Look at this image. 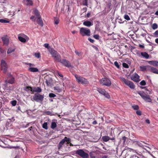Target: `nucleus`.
I'll return each instance as SVG.
<instances>
[{
	"label": "nucleus",
	"instance_id": "33",
	"mask_svg": "<svg viewBox=\"0 0 158 158\" xmlns=\"http://www.w3.org/2000/svg\"><path fill=\"white\" fill-rule=\"evenodd\" d=\"M138 93L143 98L145 95L143 92H138Z\"/></svg>",
	"mask_w": 158,
	"mask_h": 158
},
{
	"label": "nucleus",
	"instance_id": "8",
	"mask_svg": "<svg viewBox=\"0 0 158 158\" xmlns=\"http://www.w3.org/2000/svg\"><path fill=\"white\" fill-rule=\"evenodd\" d=\"M18 38L19 40L23 43H25L26 40H28L29 39V38L26 35L23 34H19L18 35Z\"/></svg>",
	"mask_w": 158,
	"mask_h": 158
},
{
	"label": "nucleus",
	"instance_id": "23",
	"mask_svg": "<svg viewBox=\"0 0 158 158\" xmlns=\"http://www.w3.org/2000/svg\"><path fill=\"white\" fill-rule=\"evenodd\" d=\"M150 66L149 65L146 66H140L139 67L140 70L141 71H144L146 70L147 69H149V67Z\"/></svg>",
	"mask_w": 158,
	"mask_h": 158
},
{
	"label": "nucleus",
	"instance_id": "40",
	"mask_svg": "<svg viewBox=\"0 0 158 158\" xmlns=\"http://www.w3.org/2000/svg\"><path fill=\"white\" fill-rule=\"evenodd\" d=\"M133 108L135 110H138L139 109V106L138 105H135L132 106Z\"/></svg>",
	"mask_w": 158,
	"mask_h": 158
},
{
	"label": "nucleus",
	"instance_id": "18",
	"mask_svg": "<svg viewBox=\"0 0 158 158\" xmlns=\"http://www.w3.org/2000/svg\"><path fill=\"white\" fill-rule=\"evenodd\" d=\"M36 20L38 24L40 25L41 27L43 26V23L41 16L37 18V19Z\"/></svg>",
	"mask_w": 158,
	"mask_h": 158
},
{
	"label": "nucleus",
	"instance_id": "39",
	"mask_svg": "<svg viewBox=\"0 0 158 158\" xmlns=\"http://www.w3.org/2000/svg\"><path fill=\"white\" fill-rule=\"evenodd\" d=\"M88 0H84L82 2V4L84 5L87 6Z\"/></svg>",
	"mask_w": 158,
	"mask_h": 158
},
{
	"label": "nucleus",
	"instance_id": "36",
	"mask_svg": "<svg viewBox=\"0 0 158 158\" xmlns=\"http://www.w3.org/2000/svg\"><path fill=\"white\" fill-rule=\"evenodd\" d=\"M9 21L4 19H0V22L2 23H9Z\"/></svg>",
	"mask_w": 158,
	"mask_h": 158
},
{
	"label": "nucleus",
	"instance_id": "56",
	"mask_svg": "<svg viewBox=\"0 0 158 158\" xmlns=\"http://www.w3.org/2000/svg\"><path fill=\"white\" fill-rule=\"evenodd\" d=\"M57 73H58V75H59V76H60V77H63V75L60 73L58 71H57Z\"/></svg>",
	"mask_w": 158,
	"mask_h": 158
},
{
	"label": "nucleus",
	"instance_id": "11",
	"mask_svg": "<svg viewBox=\"0 0 158 158\" xmlns=\"http://www.w3.org/2000/svg\"><path fill=\"white\" fill-rule=\"evenodd\" d=\"M110 136H112L110 137L108 136H104L102 137V140L105 142L108 141L109 140H115V136H113L112 133L111 132L110 134Z\"/></svg>",
	"mask_w": 158,
	"mask_h": 158
},
{
	"label": "nucleus",
	"instance_id": "60",
	"mask_svg": "<svg viewBox=\"0 0 158 158\" xmlns=\"http://www.w3.org/2000/svg\"><path fill=\"white\" fill-rule=\"evenodd\" d=\"M146 122L148 124H149L150 123V121L148 119H147L145 120Z\"/></svg>",
	"mask_w": 158,
	"mask_h": 158
},
{
	"label": "nucleus",
	"instance_id": "7",
	"mask_svg": "<svg viewBox=\"0 0 158 158\" xmlns=\"http://www.w3.org/2000/svg\"><path fill=\"white\" fill-rule=\"evenodd\" d=\"M121 81L123 82L126 85L129 86L131 89H134L135 85L133 83L128 80H126L124 78H121Z\"/></svg>",
	"mask_w": 158,
	"mask_h": 158
},
{
	"label": "nucleus",
	"instance_id": "43",
	"mask_svg": "<svg viewBox=\"0 0 158 158\" xmlns=\"http://www.w3.org/2000/svg\"><path fill=\"white\" fill-rule=\"evenodd\" d=\"M123 66L125 68H128L129 66L128 65L125 63H123Z\"/></svg>",
	"mask_w": 158,
	"mask_h": 158
},
{
	"label": "nucleus",
	"instance_id": "44",
	"mask_svg": "<svg viewBox=\"0 0 158 158\" xmlns=\"http://www.w3.org/2000/svg\"><path fill=\"white\" fill-rule=\"evenodd\" d=\"M140 84L142 85H146V83L145 81L143 80L140 82Z\"/></svg>",
	"mask_w": 158,
	"mask_h": 158
},
{
	"label": "nucleus",
	"instance_id": "53",
	"mask_svg": "<svg viewBox=\"0 0 158 158\" xmlns=\"http://www.w3.org/2000/svg\"><path fill=\"white\" fill-rule=\"evenodd\" d=\"M136 113L137 114L140 115L141 114V112L140 110H137L136 111Z\"/></svg>",
	"mask_w": 158,
	"mask_h": 158
},
{
	"label": "nucleus",
	"instance_id": "51",
	"mask_svg": "<svg viewBox=\"0 0 158 158\" xmlns=\"http://www.w3.org/2000/svg\"><path fill=\"white\" fill-rule=\"evenodd\" d=\"M127 139V137H126L125 136H123L122 137V139L123 141V143H124L125 142L126 139Z\"/></svg>",
	"mask_w": 158,
	"mask_h": 158
},
{
	"label": "nucleus",
	"instance_id": "15",
	"mask_svg": "<svg viewBox=\"0 0 158 158\" xmlns=\"http://www.w3.org/2000/svg\"><path fill=\"white\" fill-rule=\"evenodd\" d=\"M141 142L145 144H147V143L143 141H138L133 140L132 144L135 145H138L139 146L143 148V145L142 144Z\"/></svg>",
	"mask_w": 158,
	"mask_h": 158
},
{
	"label": "nucleus",
	"instance_id": "47",
	"mask_svg": "<svg viewBox=\"0 0 158 158\" xmlns=\"http://www.w3.org/2000/svg\"><path fill=\"white\" fill-rule=\"evenodd\" d=\"M35 56L37 58H39L40 57V54L39 53H35Z\"/></svg>",
	"mask_w": 158,
	"mask_h": 158
},
{
	"label": "nucleus",
	"instance_id": "59",
	"mask_svg": "<svg viewBox=\"0 0 158 158\" xmlns=\"http://www.w3.org/2000/svg\"><path fill=\"white\" fill-rule=\"evenodd\" d=\"M88 40H89V41L91 42V43H93L94 42V40H92V39H91L89 38L88 39Z\"/></svg>",
	"mask_w": 158,
	"mask_h": 158
},
{
	"label": "nucleus",
	"instance_id": "41",
	"mask_svg": "<svg viewBox=\"0 0 158 158\" xmlns=\"http://www.w3.org/2000/svg\"><path fill=\"white\" fill-rule=\"evenodd\" d=\"M49 96L50 98H54L56 96V95L53 93H50L49 94Z\"/></svg>",
	"mask_w": 158,
	"mask_h": 158
},
{
	"label": "nucleus",
	"instance_id": "17",
	"mask_svg": "<svg viewBox=\"0 0 158 158\" xmlns=\"http://www.w3.org/2000/svg\"><path fill=\"white\" fill-rule=\"evenodd\" d=\"M31 91L39 93L41 92L42 89L39 87H34L32 89H31Z\"/></svg>",
	"mask_w": 158,
	"mask_h": 158
},
{
	"label": "nucleus",
	"instance_id": "5",
	"mask_svg": "<svg viewBox=\"0 0 158 158\" xmlns=\"http://www.w3.org/2000/svg\"><path fill=\"white\" fill-rule=\"evenodd\" d=\"M44 95H42L38 93H35L33 97V99L37 102H42L43 100Z\"/></svg>",
	"mask_w": 158,
	"mask_h": 158
},
{
	"label": "nucleus",
	"instance_id": "61",
	"mask_svg": "<svg viewBox=\"0 0 158 158\" xmlns=\"http://www.w3.org/2000/svg\"><path fill=\"white\" fill-rule=\"evenodd\" d=\"M97 122L96 121V120L94 121L92 123V124L94 125H95V124H97Z\"/></svg>",
	"mask_w": 158,
	"mask_h": 158
},
{
	"label": "nucleus",
	"instance_id": "50",
	"mask_svg": "<svg viewBox=\"0 0 158 158\" xmlns=\"http://www.w3.org/2000/svg\"><path fill=\"white\" fill-rule=\"evenodd\" d=\"M97 40H98L99 39V35H95L93 36Z\"/></svg>",
	"mask_w": 158,
	"mask_h": 158
},
{
	"label": "nucleus",
	"instance_id": "1",
	"mask_svg": "<svg viewBox=\"0 0 158 158\" xmlns=\"http://www.w3.org/2000/svg\"><path fill=\"white\" fill-rule=\"evenodd\" d=\"M75 77L77 81L79 83L83 85H85L89 83V81L83 77L76 74L75 75Z\"/></svg>",
	"mask_w": 158,
	"mask_h": 158
},
{
	"label": "nucleus",
	"instance_id": "55",
	"mask_svg": "<svg viewBox=\"0 0 158 158\" xmlns=\"http://www.w3.org/2000/svg\"><path fill=\"white\" fill-rule=\"evenodd\" d=\"M153 34L155 35L158 36V30L156 31Z\"/></svg>",
	"mask_w": 158,
	"mask_h": 158
},
{
	"label": "nucleus",
	"instance_id": "30",
	"mask_svg": "<svg viewBox=\"0 0 158 158\" xmlns=\"http://www.w3.org/2000/svg\"><path fill=\"white\" fill-rule=\"evenodd\" d=\"M63 139H64L65 141V142H66L67 144L69 143L71 141V139L70 138H68L66 137H65Z\"/></svg>",
	"mask_w": 158,
	"mask_h": 158
},
{
	"label": "nucleus",
	"instance_id": "35",
	"mask_svg": "<svg viewBox=\"0 0 158 158\" xmlns=\"http://www.w3.org/2000/svg\"><path fill=\"white\" fill-rule=\"evenodd\" d=\"M43 127L45 129H47L48 128V124L47 123H44V124L43 125Z\"/></svg>",
	"mask_w": 158,
	"mask_h": 158
},
{
	"label": "nucleus",
	"instance_id": "21",
	"mask_svg": "<svg viewBox=\"0 0 158 158\" xmlns=\"http://www.w3.org/2000/svg\"><path fill=\"white\" fill-rule=\"evenodd\" d=\"M143 99L145 101L148 102H151L152 100L149 96L148 95H145Z\"/></svg>",
	"mask_w": 158,
	"mask_h": 158
},
{
	"label": "nucleus",
	"instance_id": "9",
	"mask_svg": "<svg viewBox=\"0 0 158 158\" xmlns=\"http://www.w3.org/2000/svg\"><path fill=\"white\" fill-rule=\"evenodd\" d=\"M97 91L99 93L103 95L107 98L109 99L110 98V96L108 93L106 92L104 89L101 88H98Z\"/></svg>",
	"mask_w": 158,
	"mask_h": 158
},
{
	"label": "nucleus",
	"instance_id": "2",
	"mask_svg": "<svg viewBox=\"0 0 158 158\" xmlns=\"http://www.w3.org/2000/svg\"><path fill=\"white\" fill-rule=\"evenodd\" d=\"M100 84L103 85L109 86L111 85V83L110 80L107 78H103L100 80Z\"/></svg>",
	"mask_w": 158,
	"mask_h": 158
},
{
	"label": "nucleus",
	"instance_id": "19",
	"mask_svg": "<svg viewBox=\"0 0 158 158\" xmlns=\"http://www.w3.org/2000/svg\"><path fill=\"white\" fill-rule=\"evenodd\" d=\"M149 69H150L151 72L153 73L158 74V70L156 68L151 67L150 66Z\"/></svg>",
	"mask_w": 158,
	"mask_h": 158
},
{
	"label": "nucleus",
	"instance_id": "24",
	"mask_svg": "<svg viewBox=\"0 0 158 158\" xmlns=\"http://www.w3.org/2000/svg\"><path fill=\"white\" fill-rule=\"evenodd\" d=\"M33 13L36 16V18L39 17L41 16L40 14L39 11L36 9H35L33 11Z\"/></svg>",
	"mask_w": 158,
	"mask_h": 158
},
{
	"label": "nucleus",
	"instance_id": "13",
	"mask_svg": "<svg viewBox=\"0 0 158 158\" xmlns=\"http://www.w3.org/2000/svg\"><path fill=\"white\" fill-rule=\"evenodd\" d=\"M1 65L2 70H3L4 73H6L7 70V65L6 63L4 60H2L1 61Z\"/></svg>",
	"mask_w": 158,
	"mask_h": 158
},
{
	"label": "nucleus",
	"instance_id": "16",
	"mask_svg": "<svg viewBox=\"0 0 158 158\" xmlns=\"http://www.w3.org/2000/svg\"><path fill=\"white\" fill-rule=\"evenodd\" d=\"M4 44L7 45L8 44L9 39L7 35H5L2 38Z\"/></svg>",
	"mask_w": 158,
	"mask_h": 158
},
{
	"label": "nucleus",
	"instance_id": "42",
	"mask_svg": "<svg viewBox=\"0 0 158 158\" xmlns=\"http://www.w3.org/2000/svg\"><path fill=\"white\" fill-rule=\"evenodd\" d=\"M114 65L118 68L119 69V66L118 63L117 61H115L114 62Z\"/></svg>",
	"mask_w": 158,
	"mask_h": 158
},
{
	"label": "nucleus",
	"instance_id": "54",
	"mask_svg": "<svg viewBox=\"0 0 158 158\" xmlns=\"http://www.w3.org/2000/svg\"><path fill=\"white\" fill-rule=\"evenodd\" d=\"M154 66H155L158 67V61H155Z\"/></svg>",
	"mask_w": 158,
	"mask_h": 158
},
{
	"label": "nucleus",
	"instance_id": "37",
	"mask_svg": "<svg viewBox=\"0 0 158 158\" xmlns=\"http://www.w3.org/2000/svg\"><path fill=\"white\" fill-rule=\"evenodd\" d=\"M157 25L156 23H154L152 27V28L154 30L157 29Z\"/></svg>",
	"mask_w": 158,
	"mask_h": 158
},
{
	"label": "nucleus",
	"instance_id": "27",
	"mask_svg": "<svg viewBox=\"0 0 158 158\" xmlns=\"http://www.w3.org/2000/svg\"><path fill=\"white\" fill-rule=\"evenodd\" d=\"M57 126L56 123L55 122H52L51 123V127L52 129L55 128Z\"/></svg>",
	"mask_w": 158,
	"mask_h": 158
},
{
	"label": "nucleus",
	"instance_id": "34",
	"mask_svg": "<svg viewBox=\"0 0 158 158\" xmlns=\"http://www.w3.org/2000/svg\"><path fill=\"white\" fill-rule=\"evenodd\" d=\"M44 46L45 48H47L48 50L49 51L50 50V49H52L50 46H49L48 44H44Z\"/></svg>",
	"mask_w": 158,
	"mask_h": 158
},
{
	"label": "nucleus",
	"instance_id": "12",
	"mask_svg": "<svg viewBox=\"0 0 158 158\" xmlns=\"http://www.w3.org/2000/svg\"><path fill=\"white\" fill-rule=\"evenodd\" d=\"M58 61L60 62L62 64L66 67L69 68L72 67L70 62L65 59L61 60L60 58V60H58Z\"/></svg>",
	"mask_w": 158,
	"mask_h": 158
},
{
	"label": "nucleus",
	"instance_id": "20",
	"mask_svg": "<svg viewBox=\"0 0 158 158\" xmlns=\"http://www.w3.org/2000/svg\"><path fill=\"white\" fill-rule=\"evenodd\" d=\"M64 143L65 141L63 139L60 142L59 144L57 146L59 150H60L61 148Z\"/></svg>",
	"mask_w": 158,
	"mask_h": 158
},
{
	"label": "nucleus",
	"instance_id": "32",
	"mask_svg": "<svg viewBox=\"0 0 158 158\" xmlns=\"http://www.w3.org/2000/svg\"><path fill=\"white\" fill-rule=\"evenodd\" d=\"M45 113L48 115H54V114L52 113V111H46L45 112Z\"/></svg>",
	"mask_w": 158,
	"mask_h": 158
},
{
	"label": "nucleus",
	"instance_id": "57",
	"mask_svg": "<svg viewBox=\"0 0 158 158\" xmlns=\"http://www.w3.org/2000/svg\"><path fill=\"white\" fill-rule=\"evenodd\" d=\"M131 158H141V157H139L137 156H133L131 157Z\"/></svg>",
	"mask_w": 158,
	"mask_h": 158
},
{
	"label": "nucleus",
	"instance_id": "4",
	"mask_svg": "<svg viewBox=\"0 0 158 158\" xmlns=\"http://www.w3.org/2000/svg\"><path fill=\"white\" fill-rule=\"evenodd\" d=\"M49 51L56 60L58 61L60 60V56L56 51L52 48L50 49Z\"/></svg>",
	"mask_w": 158,
	"mask_h": 158
},
{
	"label": "nucleus",
	"instance_id": "10",
	"mask_svg": "<svg viewBox=\"0 0 158 158\" xmlns=\"http://www.w3.org/2000/svg\"><path fill=\"white\" fill-rule=\"evenodd\" d=\"M26 64L29 66V67L28 69V70L32 72H39L38 69L36 68H34L35 65L33 64L27 63Z\"/></svg>",
	"mask_w": 158,
	"mask_h": 158
},
{
	"label": "nucleus",
	"instance_id": "45",
	"mask_svg": "<svg viewBox=\"0 0 158 158\" xmlns=\"http://www.w3.org/2000/svg\"><path fill=\"white\" fill-rule=\"evenodd\" d=\"M17 103V102L15 100H13L11 101V104L13 106H15Z\"/></svg>",
	"mask_w": 158,
	"mask_h": 158
},
{
	"label": "nucleus",
	"instance_id": "52",
	"mask_svg": "<svg viewBox=\"0 0 158 158\" xmlns=\"http://www.w3.org/2000/svg\"><path fill=\"white\" fill-rule=\"evenodd\" d=\"M59 22V20L58 19H56L55 20L54 23L55 24H58Z\"/></svg>",
	"mask_w": 158,
	"mask_h": 158
},
{
	"label": "nucleus",
	"instance_id": "58",
	"mask_svg": "<svg viewBox=\"0 0 158 158\" xmlns=\"http://www.w3.org/2000/svg\"><path fill=\"white\" fill-rule=\"evenodd\" d=\"M82 10L84 11V12H85L87 10V8L86 7L83 8L82 9Z\"/></svg>",
	"mask_w": 158,
	"mask_h": 158
},
{
	"label": "nucleus",
	"instance_id": "64",
	"mask_svg": "<svg viewBox=\"0 0 158 158\" xmlns=\"http://www.w3.org/2000/svg\"><path fill=\"white\" fill-rule=\"evenodd\" d=\"M44 158H53V157H48V156H46Z\"/></svg>",
	"mask_w": 158,
	"mask_h": 158
},
{
	"label": "nucleus",
	"instance_id": "22",
	"mask_svg": "<svg viewBox=\"0 0 158 158\" xmlns=\"http://www.w3.org/2000/svg\"><path fill=\"white\" fill-rule=\"evenodd\" d=\"M83 24L84 25L88 27H89L93 25L89 21H85L84 22Z\"/></svg>",
	"mask_w": 158,
	"mask_h": 158
},
{
	"label": "nucleus",
	"instance_id": "26",
	"mask_svg": "<svg viewBox=\"0 0 158 158\" xmlns=\"http://www.w3.org/2000/svg\"><path fill=\"white\" fill-rule=\"evenodd\" d=\"M14 82V78H12L11 79H10L8 81L7 80L5 81V82L6 83V85H7V83H9L10 84H13Z\"/></svg>",
	"mask_w": 158,
	"mask_h": 158
},
{
	"label": "nucleus",
	"instance_id": "46",
	"mask_svg": "<svg viewBox=\"0 0 158 158\" xmlns=\"http://www.w3.org/2000/svg\"><path fill=\"white\" fill-rule=\"evenodd\" d=\"M154 60H152V61H148V62L150 64H152L154 66V62H155Z\"/></svg>",
	"mask_w": 158,
	"mask_h": 158
},
{
	"label": "nucleus",
	"instance_id": "6",
	"mask_svg": "<svg viewBox=\"0 0 158 158\" xmlns=\"http://www.w3.org/2000/svg\"><path fill=\"white\" fill-rule=\"evenodd\" d=\"M76 153L83 158H88L89 157L88 153L85 152L82 149H79L76 151Z\"/></svg>",
	"mask_w": 158,
	"mask_h": 158
},
{
	"label": "nucleus",
	"instance_id": "31",
	"mask_svg": "<svg viewBox=\"0 0 158 158\" xmlns=\"http://www.w3.org/2000/svg\"><path fill=\"white\" fill-rule=\"evenodd\" d=\"M15 51V49H12L11 48H9L7 50V53L8 54H10L11 53Z\"/></svg>",
	"mask_w": 158,
	"mask_h": 158
},
{
	"label": "nucleus",
	"instance_id": "63",
	"mask_svg": "<svg viewBox=\"0 0 158 158\" xmlns=\"http://www.w3.org/2000/svg\"><path fill=\"white\" fill-rule=\"evenodd\" d=\"M139 46L140 48H144V46L143 45L139 44Z\"/></svg>",
	"mask_w": 158,
	"mask_h": 158
},
{
	"label": "nucleus",
	"instance_id": "28",
	"mask_svg": "<svg viewBox=\"0 0 158 158\" xmlns=\"http://www.w3.org/2000/svg\"><path fill=\"white\" fill-rule=\"evenodd\" d=\"M26 1L27 3L26 4L27 5L32 6L33 4V2L31 0H24Z\"/></svg>",
	"mask_w": 158,
	"mask_h": 158
},
{
	"label": "nucleus",
	"instance_id": "48",
	"mask_svg": "<svg viewBox=\"0 0 158 158\" xmlns=\"http://www.w3.org/2000/svg\"><path fill=\"white\" fill-rule=\"evenodd\" d=\"M31 89H32V88L31 87L28 86L26 87V88L25 90L27 91H28L30 90H31Z\"/></svg>",
	"mask_w": 158,
	"mask_h": 158
},
{
	"label": "nucleus",
	"instance_id": "29",
	"mask_svg": "<svg viewBox=\"0 0 158 158\" xmlns=\"http://www.w3.org/2000/svg\"><path fill=\"white\" fill-rule=\"evenodd\" d=\"M54 89L57 93H60L62 91L61 89L57 86L55 87H54Z\"/></svg>",
	"mask_w": 158,
	"mask_h": 158
},
{
	"label": "nucleus",
	"instance_id": "49",
	"mask_svg": "<svg viewBox=\"0 0 158 158\" xmlns=\"http://www.w3.org/2000/svg\"><path fill=\"white\" fill-rule=\"evenodd\" d=\"M30 19L33 21L34 22H35L36 19V18H35V16H32L30 17Z\"/></svg>",
	"mask_w": 158,
	"mask_h": 158
},
{
	"label": "nucleus",
	"instance_id": "62",
	"mask_svg": "<svg viewBox=\"0 0 158 158\" xmlns=\"http://www.w3.org/2000/svg\"><path fill=\"white\" fill-rule=\"evenodd\" d=\"M75 52L76 54L77 55H79L80 54V52H79L75 51Z\"/></svg>",
	"mask_w": 158,
	"mask_h": 158
},
{
	"label": "nucleus",
	"instance_id": "14",
	"mask_svg": "<svg viewBox=\"0 0 158 158\" xmlns=\"http://www.w3.org/2000/svg\"><path fill=\"white\" fill-rule=\"evenodd\" d=\"M131 79L134 81L138 82L139 81V76L136 73H135L131 77Z\"/></svg>",
	"mask_w": 158,
	"mask_h": 158
},
{
	"label": "nucleus",
	"instance_id": "38",
	"mask_svg": "<svg viewBox=\"0 0 158 158\" xmlns=\"http://www.w3.org/2000/svg\"><path fill=\"white\" fill-rule=\"evenodd\" d=\"M124 17V18L127 20H129L130 19L129 16L127 15H125Z\"/></svg>",
	"mask_w": 158,
	"mask_h": 158
},
{
	"label": "nucleus",
	"instance_id": "3",
	"mask_svg": "<svg viewBox=\"0 0 158 158\" xmlns=\"http://www.w3.org/2000/svg\"><path fill=\"white\" fill-rule=\"evenodd\" d=\"M90 33V30L88 28L81 27L80 29V33L82 36H89Z\"/></svg>",
	"mask_w": 158,
	"mask_h": 158
},
{
	"label": "nucleus",
	"instance_id": "25",
	"mask_svg": "<svg viewBox=\"0 0 158 158\" xmlns=\"http://www.w3.org/2000/svg\"><path fill=\"white\" fill-rule=\"evenodd\" d=\"M141 55L145 58L146 59H148L149 57L148 54L146 52H142L141 53Z\"/></svg>",
	"mask_w": 158,
	"mask_h": 158
}]
</instances>
